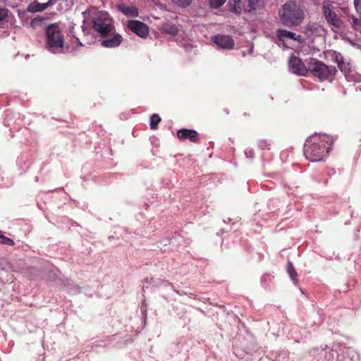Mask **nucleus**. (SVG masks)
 Here are the masks:
<instances>
[{
    "label": "nucleus",
    "mask_w": 361,
    "mask_h": 361,
    "mask_svg": "<svg viewBox=\"0 0 361 361\" xmlns=\"http://www.w3.org/2000/svg\"><path fill=\"white\" fill-rule=\"evenodd\" d=\"M332 137L324 134L310 137L304 145V154L311 161L324 160L331 149Z\"/></svg>",
    "instance_id": "f257e3e1"
},
{
    "label": "nucleus",
    "mask_w": 361,
    "mask_h": 361,
    "mask_svg": "<svg viewBox=\"0 0 361 361\" xmlns=\"http://www.w3.org/2000/svg\"><path fill=\"white\" fill-rule=\"evenodd\" d=\"M280 22L288 27H296L302 24L305 19V12L295 1L286 2L278 12Z\"/></svg>",
    "instance_id": "f03ea898"
},
{
    "label": "nucleus",
    "mask_w": 361,
    "mask_h": 361,
    "mask_svg": "<svg viewBox=\"0 0 361 361\" xmlns=\"http://www.w3.org/2000/svg\"><path fill=\"white\" fill-rule=\"evenodd\" d=\"M306 62L308 66V72L320 80H328L330 77L335 75L337 72L334 66H327L314 58H309L306 59Z\"/></svg>",
    "instance_id": "7ed1b4c3"
},
{
    "label": "nucleus",
    "mask_w": 361,
    "mask_h": 361,
    "mask_svg": "<svg viewBox=\"0 0 361 361\" xmlns=\"http://www.w3.org/2000/svg\"><path fill=\"white\" fill-rule=\"evenodd\" d=\"M46 35L48 49L54 54L63 52L64 40L58 25H49L46 30Z\"/></svg>",
    "instance_id": "20e7f679"
},
{
    "label": "nucleus",
    "mask_w": 361,
    "mask_h": 361,
    "mask_svg": "<svg viewBox=\"0 0 361 361\" xmlns=\"http://www.w3.org/2000/svg\"><path fill=\"white\" fill-rule=\"evenodd\" d=\"M93 29L102 37H106L114 30L113 20L106 12H98L92 18Z\"/></svg>",
    "instance_id": "39448f33"
},
{
    "label": "nucleus",
    "mask_w": 361,
    "mask_h": 361,
    "mask_svg": "<svg viewBox=\"0 0 361 361\" xmlns=\"http://www.w3.org/2000/svg\"><path fill=\"white\" fill-rule=\"evenodd\" d=\"M323 14L326 21L331 25L339 28L342 25V20L334 11V6L330 1L322 3Z\"/></svg>",
    "instance_id": "423d86ee"
},
{
    "label": "nucleus",
    "mask_w": 361,
    "mask_h": 361,
    "mask_svg": "<svg viewBox=\"0 0 361 361\" xmlns=\"http://www.w3.org/2000/svg\"><path fill=\"white\" fill-rule=\"evenodd\" d=\"M288 66L291 72L300 75H306L308 73V66L298 56L292 55L288 60Z\"/></svg>",
    "instance_id": "0eeeda50"
},
{
    "label": "nucleus",
    "mask_w": 361,
    "mask_h": 361,
    "mask_svg": "<svg viewBox=\"0 0 361 361\" xmlns=\"http://www.w3.org/2000/svg\"><path fill=\"white\" fill-rule=\"evenodd\" d=\"M338 350L339 353L337 355V361H359V355L353 348L340 343Z\"/></svg>",
    "instance_id": "6e6552de"
},
{
    "label": "nucleus",
    "mask_w": 361,
    "mask_h": 361,
    "mask_svg": "<svg viewBox=\"0 0 361 361\" xmlns=\"http://www.w3.org/2000/svg\"><path fill=\"white\" fill-rule=\"evenodd\" d=\"M128 28L142 38H145L149 34V28L146 24L139 20H129Z\"/></svg>",
    "instance_id": "1a4fd4ad"
},
{
    "label": "nucleus",
    "mask_w": 361,
    "mask_h": 361,
    "mask_svg": "<svg viewBox=\"0 0 361 361\" xmlns=\"http://www.w3.org/2000/svg\"><path fill=\"white\" fill-rule=\"evenodd\" d=\"M212 41L218 47L224 49H232L234 47V40L229 35H219L212 38Z\"/></svg>",
    "instance_id": "9d476101"
},
{
    "label": "nucleus",
    "mask_w": 361,
    "mask_h": 361,
    "mask_svg": "<svg viewBox=\"0 0 361 361\" xmlns=\"http://www.w3.org/2000/svg\"><path fill=\"white\" fill-rule=\"evenodd\" d=\"M105 38L106 39L101 42V45L106 48L117 47L123 41L122 36L118 33H115V30Z\"/></svg>",
    "instance_id": "9b49d317"
},
{
    "label": "nucleus",
    "mask_w": 361,
    "mask_h": 361,
    "mask_svg": "<svg viewBox=\"0 0 361 361\" xmlns=\"http://www.w3.org/2000/svg\"><path fill=\"white\" fill-rule=\"evenodd\" d=\"M247 343L245 345V350L247 355L258 354L259 356L261 355L260 348L256 341L255 338L252 335H250L246 338Z\"/></svg>",
    "instance_id": "f8f14e48"
},
{
    "label": "nucleus",
    "mask_w": 361,
    "mask_h": 361,
    "mask_svg": "<svg viewBox=\"0 0 361 361\" xmlns=\"http://www.w3.org/2000/svg\"><path fill=\"white\" fill-rule=\"evenodd\" d=\"M276 33L278 39L283 44H284L285 41L288 39H293L297 42H300L302 39L300 35H297L295 32L288 31L286 30L278 29Z\"/></svg>",
    "instance_id": "ddd939ff"
},
{
    "label": "nucleus",
    "mask_w": 361,
    "mask_h": 361,
    "mask_svg": "<svg viewBox=\"0 0 361 361\" xmlns=\"http://www.w3.org/2000/svg\"><path fill=\"white\" fill-rule=\"evenodd\" d=\"M177 136L181 141L189 140L191 142H196L198 141V134L194 130L180 129L177 132Z\"/></svg>",
    "instance_id": "4468645a"
},
{
    "label": "nucleus",
    "mask_w": 361,
    "mask_h": 361,
    "mask_svg": "<svg viewBox=\"0 0 361 361\" xmlns=\"http://www.w3.org/2000/svg\"><path fill=\"white\" fill-rule=\"evenodd\" d=\"M333 61L337 63L341 72L346 73L350 70V63L345 61L341 53L335 51L333 55Z\"/></svg>",
    "instance_id": "2eb2a0df"
},
{
    "label": "nucleus",
    "mask_w": 361,
    "mask_h": 361,
    "mask_svg": "<svg viewBox=\"0 0 361 361\" xmlns=\"http://www.w3.org/2000/svg\"><path fill=\"white\" fill-rule=\"evenodd\" d=\"M340 347V343H336L331 348L326 346L324 350L326 352V359L325 361H337V355L339 353L338 349Z\"/></svg>",
    "instance_id": "dca6fc26"
},
{
    "label": "nucleus",
    "mask_w": 361,
    "mask_h": 361,
    "mask_svg": "<svg viewBox=\"0 0 361 361\" xmlns=\"http://www.w3.org/2000/svg\"><path fill=\"white\" fill-rule=\"evenodd\" d=\"M118 10L128 17H137L139 15L138 9L133 6H127L121 4L118 6Z\"/></svg>",
    "instance_id": "f3484780"
},
{
    "label": "nucleus",
    "mask_w": 361,
    "mask_h": 361,
    "mask_svg": "<svg viewBox=\"0 0 361 361\" xmlns=\"http://www.w3.org/2000/svg\"><path fill=\"white\" fill-rule=\"evenodd\" d=\"M274 276L269 273L264 274L260 279L262 286L266 290H271L274 286Z\"/></svg>",
    "instance_id": "a211bd4d"
},
{
    "label": "nucleus",
    "mask_w": 361,
    "mask_h": 361,
    "mask_svg": "<svg viewBox=\"0 0 361 361\" xmlns=\"http://www.w3.org/2000/svg\"><path fill=\"white\" fill-rule=\"evenodd\" d=\"M286 271L293 281V284L298 285L299 283L298 274L295 270L293 264L290 261H288L286 264Z\"/></svg>",
    "instance_id": "6ab92c4d"
},
{
    "label": "nucleus",
    "mask_w": 361,
    "mask_h": 361,
    "mask_svg": "<svg viewBox=\"0 0 361 361\" xmlns=\"http://www.w3.org/2000/svg\"><path fill=\"white\" fill-rule=\"evenodd\" d=\"M312 357H313L312 361H325L326 359V352L324 350V348H314L310 352Z\"/></svg>",
    "instance_id": "aec40b11"
},
{
    "label": "nucleus",
    "mask_w": 361,
    "mask_h": 361,
    "mask_svg": "<svg viewBox=\"0 0 361 361\" xmlns=\"http://www.w3.org/2000/svg\"><path fill=\"white\" fill-rule=\"evenodd\" d=\"M160 287L161 288L171 287L173 290L176 291V293H178L180 295L185 294V295H188L190 298H192L194 299L196 298V296L193 293H188L184 292V291L180 292V290H176L174 288V286L171 283H169L167 281H159V288Z\"/></svg>",
    "instance_id": "412c9836"
},
{
    "label": "nucleus",
    "mask_w": 361,
    "mask_h": 361,
    "mask_svg": "<svg viewBox=\"0 0 361 361\" xmlns=\"http://www.w3.org/2000/svg\"><path fill=\"white\" fill-rule=\"evenodd\" d=\"M163 31L171 35L178 34V30L176 25L171 23H166L163 25Z\"/></svg>",
    "instance_id": "4be33fe9"
},
{
    "label": "nucleus",
    "mask_w": 361,
    "mask_h": 361,
    "mask_svg": "<svg viewBox=\"0 0 361 361\" xmlns=\"http://www.w3.org/2000/svg\"><path fill=\"white\" fill-rule=\"evenodd\" d=\"M233 353L238 358H243L245 355L247 354L245 350V345L238 346L237 345H233Z\"/></svg>",
    "instance_id": "5701e85b"
},
{
    "label": "nucleus",
    "mask_w": 361,
    "mask_h": 361,
    "mask_svg": "<svg viewBox=\"0 0 361 361\" xmlns=\"http://www.w3.org/2000/svg\"><path fill=\"white\" fill-rule=\"evenodd\" d=\"M172 238H173V237L171 238L169 235H168L167 237L162 239L161 243H164V247L159 248L161 252H166L169 250V247L167 246L171 243Z\"/></svg>",
    "instance_id": "b1692460"
},
{
    "label": "nucleus",
    "mask_w": 361,
    "mask_h": 361,
    "mask_svg": "<svg viewBox=\"0 0 361 361\" xmlns=\"http://www.w3.org/2000/svg\"><path fill=\"white\" fill-rule=\"evenodd\" d=\"M8 16V10L5 8H0V27L3 25L6 20Z\"/></svg>",
    "instance_id": "393cba45"
},
{
    "label": "nucleus",
    "mask_w": 361,
    "mask_h": 361,
    "mask_svg": "<svg viewBox=\"0 0 361 361\" xmlns=\"http://www.w3.org/2000/svg\"><path fill=\"white\" fill-rule=\"evenodd\" d=\"M258 2L259 0H248V4L245 8V11L250 13L255 11Z\"/></svg>",
    "instance_id": "a878e982"
},
{
    "label": "nucleus",
    "mask_w": 361,
    "mask_h": 361,
    "mask_svg": "<svg viewBox=\"0 0 361 361\" xmlns=\"http://www.w3.org/2000/svg\"><path fill=\"white\" fill-rule=\"evenodd\" d=\"M320 29L319 25L316 23H309L307 25V30L310 31L312 34L319 33Z\"/></svg>",
    "instance_id": "bb28decb"
},
{
    "label": "nucleus",
    "mask_w": 361,
    "mask_h": 361,
    "mask_svg": "<svg viewBox=\"0 0 361 361\" xmlns=\"http://www.w3.org/2000/svg\"><path fill=\"white\" fill-rule=\"evenodd\" d=\"M0 244L13 246L15 243L11 238L0 235Z\"/></svg>",
    "instance_id": "cd10ccee"
},
{
    "label": "nucleus",
    "mask_w": 361,
    "mask_h": 361,
    "mask_svg": "<svg viewBox=\"0 0 361 361\" xmlns=\"http://www.w3.org/2000/svg\"><path fill=\"white\" fill-rule=\"evenodd\" d=\"M350 23H351L352 27L355 30H358L361 29V19L357 18L355 17H352L350 18Z\"/></svg>",
    "instance_id": "c85d7f7f"
},
{
    "label": "nucleus",
    "mask_w": 361,
    "mask_h": 361,
    "mask_svg": "<svg viewBox=\"0 0 361 361\" xmlns=\"http://www.w3.org/2000/svg\"><path fill=\"white\" fill-rule=\"evenodd\" d=\"M226 1V0H209L210 6L214 8H219Z\"/></svg>",
    "instance_id": "c756f323"
},
{
    "label": "nucleus",
    "mask_w": 361,
    "mask_h": 361,
    "mask_svg": "<svg viewBox=\"0 0 361 361\" xmlns=\"http://www.w3.org/2000/svg\"><path fill=\"white\" fill-rule=\"evenodd\" d=\"M158 126V114H153L150 118V128L151 129L157 128Z\"/></svg>",
    "instance_id": "7c9ffc66"
},
{
    "label": "nucleus",
    "mask_w": 361,
    "mask_h": 361,
    "mask_svg": "<svg viewBox=\"0 0 361 361\" xmlns=\"http://www.w3.org/2000/svg\"><path fill=\"white\" fill-rule=\"evenodd\" d=\"M174 4L181 7L189 6L192 0H171Z\"/></svg>",
    "instance_id": "2f4dec72"
},
{
    "label": "nucleus",
    "mask_w": 361,
    "mask_h": 361,
    "mask_svg": "<svg viewBox=\"0 0 361 361\" xmlns=\"http://www.w3.org/2000/svg\"><path fill=\"white\" fill-rule=\"evenodd\" d=\"M271 145V144L266 141V140H261L259 142V147L262 149H268L269 147V146Z\"/></svg>",
    "instance_id": "473e14b6"
},
{
    "label": "nucleus",
    "mask_w": 361,
    "mask_h": 361,
    "mask_svg": "<svg viewBox=\"0 0 361 361\" xmlns=\"http://www.w3.org/2000/svg\"><path fill=\"white\" fill-rule=\"evenodd\" d=\"M150 141L152 145L154 146V147L152 149V152L153 154H155L157 150L154 149V147H156L157 137L155 136L150 137Z\"/></svg>",
    "instance_id": "72a5a7b5"
},
{
    "label": "nucleus",
    "mask_w": 361,
    "mask_h": 361,
    "mask_svg": "<svg viewBox=\"0 0 361 361\" xmlns=\"http://www.w3.org/2000/svg\"><path fill=\"white\" fill-rule=\"evenodd\" d=\"M354 5L356 11L361 13V0H354Z\"/></svg>",
    "instance_id": "f704fd0d"
},
{
    "label": "nucleus",
    "mask_w": 361,
    "mask_h": 361,
    "mask_svg": "<svg viewBox=\"0 0 361 361\" xmlns=\"http://www.w3.org/2000/svg\"><path fill=\"white\" fill-rule=\"evenodd\" d=\"M245 154L247 158H252L254 156V152L252 149H247L245 150Z\"/></svg>",
    "instance_id": "c9c22d12"
},
{
    "label": "nucleus",
    "mask_w": 361,
    "mask_h": 361,
    "mask_svg": "<svg viewBox=\"0 0 361 361\" xmlns=\"http://www.w3.org/2000/svg\"><path fill=\"white\" fill-rule=\"evenodd\" d=\"M318 315V319L317 322L314 321V324H320L323 322L324 318L319 314V312L317 313Z\"/></svg>",
    "instance_id": "e433bc0d"
},
{
    "label": "nucleus",
    "mask_w": 361,
    "mask_h": 361,
    "mask_svg": "<svg viewBox=\"0 0 361 361\" xmlns=\"http://www.w3.org/2000/svg\"><path fill=\"white\" fill-rule=\"evenodd\" d=\"M225 232H226V231H225L224 228H221L216 233V235L221 236Z\"/></svg>",
    "instance_id": "4c0bfd02"
},
{
    "label": "nucleus",
    "mask_w": 361,
    "mask_h": 361,
    "mask_svg": "<svg viewBox=\"0 0 361 361\" xmlns=\"http://www.w3.org/2000/svg\"><path fill=\"white\" fill-rule=\"evenodd\" d=\"M280 183L284 188H289L287 182H280Z\"/></svg>",
    "instance_id": "58836bf2"
},
{
    "label": "nucleus",
    "mask_w": 361,
    "mask_h": 361,
    "mask_svg": "<svg viewBox=\"0 0 361 361\" xmlns=\"http://www.w3.org/2000/svg\"><path fill=\"white\" fill-rule=\"evenodd\" d=\"M196 310H197V311H199L201 314H204V315H205V314H206V312H205L203 310H202L201 308H200V307H197V308H196Z\"/></svg>",
    "instance_id": "ea45409f"
},
{
    "label": "nucleus",
    "mask_w": 361,
    "mask_h": 361,
    "mask_svg": "<svg viewBox=\"0 0 361 361\" xmlns=\"http://www.w3.org/2000/svg\"><path fill=\"white\" fill-rule=\"evenodd\" d=\"M57 1L58 0H49L48 1V4H50V5H52V4H55V3H56Z\"/></svg>",
    "instance_id": "a19ab883"
},
{
    "label": "nucleus",
    "mask_w": 361,
    "mask_h": 361,
    "mask_svg": "<svg viewBox=\"0 0 361 361\" xmlns=\"http://www.w3.org/2000/svg\"><path fill=\"white\" fill-rule=\"evenodd\" d=\"M224 221L227 224L228 222H231V218H228L227 220L224 219Z\"/></svg>",
    "instance_id": "79ce46f5"
},
{
    "label": "nucleus",
    "mask_w": 361,
    "mask_h": 361,
    "mask_svg": "<svg viewBox=\"0 0 361 361\" xmlns=\"http://www.w3.org/2000/svg\"><path fill=\"white\" fill-rule=\"evenodd\" d=\"M233 1L235 3V4H239L241 1V0H233Z\"/></svg>",
    "instance_id": "37998d69"
},
{
    "label": "nucleus",
    "mask_w": 361,
    "mask_h": 361,
    "mask_svg": "<svg viewBox=\"0 0 361 361\" xmlns=\"http://www.w3.org/2000/svg\"><path fill=\"white\" fill-rule=\"evenodd\" d=\"M300 291H301V293H302V294H304V292H303V290H302V289H300Z\"/></svg>",
    "instance_id": "c03bdc74"
}]
</instances>
